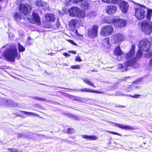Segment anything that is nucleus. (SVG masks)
<instances>
[{
    "label": "nucleus",
    "instance_id": "f257e3e1",
    "mask_svg": "<svg viewBox=\"0 0 152 152\" xmlns=\"http://www.w3.org/2000/svg\"><path fill=\"white\" fill-rule=\"evenodd\" d=\"M135 46L133 45L131 47L130 51L125 56V58L128 60L124 64V66L121 64H119L118 67L122 71H124L127 70V68L134 66L135 68H138L139 65L137 64V58L134 57L135 50Z\"/></svg>",
    "mask_w": 152,
    "mask_h": 152
},
{
    "label": "nucleus",
    "instance_id": "f03ea898",
    "mask_svg": "<svg viewBox=\"0 0 152 152\" xmlns=\"http://www.w3.org/2000/svg\"><path fill=\"white\" fill-rule=\"evenodd\" d=\"M3 55L8 61H14L18 55L16 46L13 45L7 48L4 51Z\"/></svg>",
    "mask_w": 152,
    "mask_h": 152
},
{
    "label": "nucleus",
    "instance_id": "7ed1b4c3",
    "mask_svg": "<svg viewBox=\"0 0 152 152\" xmlns=\"http://www.w3.org/2000/svg\"><path fill=\"white\" fill-rule=\"evenodd\" d=\"M151 46V43L148 39H144L140 42L139 50L136 54L137 57L139 58L142 56L141 51L147 52L148 51Z\"/></svg>",
    "mask_w": 152,
    "mask_h": 152
},
{
    "label": "nucleus",
    "instance_id": "20e7f679",
    "mask_svg": "<svg viewBox=\"0 0 152 152\" xmlns=\"http://www.w3.org/2000/svg\"><path fill=\"white\" fill-rule=\"evenodd\" d=\"M134 3L139 5V7L135 8V16L139 19H143L145 16L147 9L143 5L138 4L134 1Z\"/></svg>",
    "mask_w": 152,
    "mask_h": 152
},
{
    "label": "nucleus",
    "instance_id": "39448f33",
    "mask_svg": "<svg viewBox=\"0 0 152 152\" xmlns=\"http://www.w3.org/2000/svg\"><path fill=\"white\" fill-rule=\"evenodd\" d=\"M142 31L147 35L150 34L152 31V26L151 22L147 21L142 22L141 23Z\"/></svg>",
    "mask_w": 152,
    "mask_h": 152
},
{
    "label": "nucleus",
    "instance_id": "423d86ee",
    "mask_svg": "<svg viewBox=\"0 0 152 152\" xmlns=\"http://www.w3.org/2000/svg\"><path fill=\"white\" fill-rule=\"evenodd\" d=\"M32 6L28 4H21L19 6V10L25 15L29 14L31 10Z\"/></svg>",
    "mask_w": 152,
    "mask_h": 152
},
{
    "label": "nucleus",
    "instance_id": "0eeeda50",
    "mask_svg": "<svg viewBox=\"0 0 152 152\" xmlns=\"http://www.w3.org/2000/svg\"><path fill=\"white\" fill-rule=\"evenodd\" d=\"M113 31V28L111 25L105 26L102 28L100 34L103 36H107L109 35Z\"/></svg>",
    "mask_w": 152,
    "mask_h": 152
},
{
    "label": "nucleus",
    "instance_id": "6e6552de",
    "mask_svg": "<svg viewBox=\"0 0 152 152\" xmlns=\"http://www.w3.org/2000/svg\"><path fill=\"white\" fill-rule=\"evenodd\" d=\"M98 26L95 25L91 28L88 29V35L92 38H94L97 36Z\"/></svg>",
    "mask_w": 152,
    "mask_h": 152
},
{
    "label": "nucleus",
    "instance_id": "1a4fd4ad",
    "mask_svg": "<svg viewBox=\"0 0 152 152\" xmlns=\"http://www.w3.org/2000/svg\"><path fill=\"white\" fill-rule=\"evenodd\" d=\"M113 23L115 27H122L126 26L127 21L125 20L118 18L114 19Z\"/></svg>",
    "mask_w": 152,
    "mask_h": 152
},
{
    "label": "nucleus",
    "instance_id": "9d476101",
    "mask_svg": "<svg viewBox=\"0 0 152 152\" xmlns=\"http://www.w3.org/2000/svg\"><path fill=\"white\" fill-rule=\"evenodd\" d=\"M29 20L32 23H36L39 24L40 23V18L37 14L33 12L32 17L31 19H29Z\"/></svg>",
    "mask_w": 152,
    "mask_h": 152
},
{
    "label": "nucleus",
    "instance_id": "9b49d317",
    "mask_svg": "<svg viewBox=\"0 0 152 152\" xmlns=\"http://www.w3.org/2000/svg\"><path fill=\"white\" fill-rule=\"evenodd\" d=\"M73 3H81V5L83 8L86 10L89 7L88 2L87 1H83V0H73Z\"/></svg>",
    "mask_w": 152,
    "mask_h": 152
},
{
    "label": "nucleus",
    "instance_id": "f8f14e48",
    "mask_svg": "<svg viewBox=\"0 0 152 152\" xmlns=\"http://www.w3.org/2000/svg\"><path fill=\"white\" fill-rule=\"evenodd\" d=\"M123 39L122 35L121 34H115L112 39L111 41L112 43H115L121 41Z\"/></svg>",
    "mask_w": 152,
    "mask_h": 152
},
{
    "label": "nucleus",
    "instance_id": "ddd939ff",
    "mask_svg": "<svg viewBox=\"0 0 152 152\" xmlns=\"http://www.w3.org/2000/svg\"><path fill=\"white\" fill-rule=\"evenodd\" d=\"M117 10V8L115 5H109L107 7L106 12L108 14L112 15Z\"/></svg>",
    "mask_w": 152,
    "mask_h": 152
},
{
    "label": "nucleus",
    "instance_id": "4468645a",
    "mask_svg": "<svg viewBox=\"0 0 152 152\" xmlns=\"http://www.w3.org/2000/svg\"><path fill=\"white\" fill-rule=\"evenodd\" d=\"M119 7L122 11L126 13L127 11L129 6L127 3L125 1H122L120 3Z\"/></svg>",
    "mask_w": 152,
    "mask_h": 152
},
{
    "label": "nucleus",
    "instance_id": "2eb2a0df",
    "mask_svg": "<svg viewBox=\"0 0 152 152\" xmlns=\"http://www.w3.org/2000/svg\"><path fill=\"white\" fill-rule=\"evenodd\" d=\"M46 20L48 22L54 21L55 20V15L52 14L48 13L45 15Z\"/></svg>",
    "mask_w": 152,
    "mask_h": 152
},
{
    "label": "nucleus",
    "instance_id": "dca6fc26",
    "mask_svg": "<svg viewBox=\"0 0 152 152\" xmlns=\"http://www.w3.org/2000/svg\"><path fill=\"white\" fill-rule=\"evenodd\" d=\"M78 8L77 7H72L69 10V12L71 16H77Z\"/></svg>",
    "mask_w": 152,
    "mask_h": 152
},
{
    "label": "nucleus",
    "instance_id": "f3484780",
    "mask_svg": "<svg viewBox=\"0 0 152 152\" xmlns=\"http://www.w3.org/2000/svg\"><path fill=\"white\" fill-rule=\"evenodd\" d=\"M76 91H80L82 92H90L96 93H102L101 92H99L96 90H92L90 88H85L83 89L76 90Z\"/></svg>",
    "mask_w": 152,
    "mask_h": 152
},
{
    "label": "nucleus",
    "instance_id": "a211bd4d",
    "mask_svg": "<svg viewBox=\"0 0 152 152\" xmlns=\"http://www.w3.org/2000/svg\"><path fill=\"white\" fill-rule=\"evenodd\" d=\"M110 123L113 124L116 126H118L119 128L123 129H132L133 128L132 127L130 126H124L123 124H119L117 123H113L112 122H109Z\"/></svg>",
    "mask_w": 152,
    "mask_h": 152
},
{
    "label": "nucleus",
    "instance_id": "6ab92c4d",
    "mask_svg": "<svg viewBox=\"0 0 152 152\" xmlns=\"http://www.w3.org/2000/svg\"><path fill=\"white\" fill-rule=\"evenodd\" d=\"M4 101L6 102V106H13L16 107L18 105L17 103H14L13 101L10 99H6V100Z\"/></svg>",
    "mask_w": 152,
    "mask_h": 152
},
{
    "label": "nucleus",
    "instance_id": "aec40b11",
    "mask_svg": "<svg viewBox=\"0 0 152 152\" xmlns=\"http://www.w3.org/2000/svg\"><path fill=\"white\" fill-rule=\"evenodd\" d=\"M82 137L84 139H87L90 140H96L98 138L96 136L93 135H82Z\"/></svg>",
    "mask_w": 152,
    "mask_h": 152
},
{
    "label": "nucleus",
    "instance_id": "412c9836",
    "mask_svg": "<svg viewBox=\"0 0 152 152\" xmlns=\"http://www.w3.org/2000/svg\"><path fill=\"white\" fill-rule=\"evenodd\" d=\"M36 5L38 7H41L43 9L47 8L48 6H47V4L46 2H42L41 1H37L36 3Z\"/></svg>",
    "mask_w": 152,
    "mask_h": 152
},
{
    "label": "nucleus",
    "instance_id": "4be33fe9",
    "mask_svg": "<svg viewBox=\"0 0 152 152\" xmlns=\"http://www.w3.org/2000/svg\"><path fill=\"white\" fill-rule=\"evenodd\" d=\"M77 23L78 21L76 20L73 19L71 20L69 23V26L71 28V29L72 30H74Z\"/></svg>",
    "mask_w": 152,
    "mask_h": 152
},
{
    "label": "nucleus",
    "instance_id": "5701e85b",
    "mask_svg": "<svg viewBox=\"0 0 152 152\" xmlns=\"http://www.w3.org/2000/svg\"><path fill=\"white\" fill-rule=\"evenodd\" d=\"M22 19V15L21 13L16 12L14 15V19L18 21H20Z\"/></svg>",
    "mask_w": 152,
    "mask_h": 152
},
{
    "label": "nucleus",
    "instance_id": "b1692460",
    "mask_svg": "<svg viewBox=\"0 0 152 152\" xmlns=\"http://www.w3.org/2000/svg\"><path fill=\"white\" fill-rule=\"evenodd\" d=\"M114 54L117 56H121L123 54L119 46H117L115 48L114 51Z\"/></svg>",
    "mask_w": 152,
    "mask_h": 152
},
{
    "label": "nucleus",
    "instance_id": "393cba45",
    "mask_svg": "<svg viewBox=\"0 0 152 152\" xmlns=\"http://www.w3.org/2000/svg\"><path fill=\"white\" fill-rule=\"evenodd\" d=\"M78 11V12H77L76 16H78L80 18H82L85 16V12L83 10L79 9Z\"/></svg>",
    "mask_w": 152,
    "mask_h": 152
},
{
    "label": "nucleus",
    "instance_id": "a878e982",
    "mask_svg": "<svg viewBox=\"0 0 152 152\" xmlns=\"http://www.w3.org/2000/svg\"><path fill=\"white\" fill-rule=\"evenodd\" d=\"M83 80L84 82L85 83L91 86L94 88H96V86L93 84L92 81L90 80L89 79L87 78H85L83 79Z\"/></svg>",
    "mask_w": 152,
    "mask_h": 152
},
{
    "label": "nucleus",
    "instance_id": "bb28decb",
    "mask_svg": "<svg viewBox=\"0 0 152 152\" xmlns=\"http://www.w3.org/2000/svg\"><path fill=\"white\" fill-rule=\"evenodd\" d=\"M103 2L107 4H115L118 2L119 0H102Z\"/></svg>",
    "mask_w": 152,
    "mask_h": 152
},
{
    "label": "nucleus",
    "instance_id": "cd10ccee",
    "mask_svg": "<svg viewBox=\"0 0 152 152\" xmlns=\"http://www.w3.org/2000/svg\"><path fill=\"white\" fill-rule=\"evenodd\" d=\"M147 18L148 20H150L151 19V17L152 10L150 9H147Z\"/></svg>",
    "mask_w": 152,
    "mask_h": 152
},
{
    "label": "nucleus",
    "instance_id": "c85d7f7f",
    "mask_svg": "<svg viewBox=\"0 0 152 152\" xmlns=\"http://www.w3.org/2000/svg\"><path fill=\"white\" fill-rule=\"evenodd\" d=\"M73 99L81 102H83L85 101L84 98L79 97H74Z\"/></svg>",
    "mask_w": 152,
    "mask_h": 152
},
{
    "label": "nucleus",
    "instance_id": "c756f323",
    "mask_svg": "<svg viewBox=\"0 0 152 152\" xmlns=\"http://www.w3.org/2000/svg\"><path fill=\"white\" fill-rule=\"evenodd\" d=\"M20 112L23 113L24 114L28 115V116H29L30 115H35V116H37L39 115H38L34 113H32V112H26V111H20Z\"/></svg>",
    "mask_w": 152,
    "mask_h": 152
},
{
    "label": "nucleus",
    "instance_id": "7c9ffc66",
    "mask_svg": "<svg viewBox=\"0 0 152 152\" xmlns=\"http://www.w3.org/2000/svg\"><path fill=\"white\" fill-rule=\"evenodd\" d=\"M33 98L41 101H46V102H48V100H47L46 99L43 98L39 96H35L34 97H33Z\"/></svg>",
    "mask_w": 152,
    "mask_h": 152
},
{
    "label": "nucleus",
    "instance_id": "2f4dec72",
    "mask_svg": "<svg viewBox=\"0 0 152 152\" xmlns=\"http://www.w3.org/2000/svg\"><path fill=\"white\" fill-rule=\"evenodd\" d=\"M18 46L19 52H23L25 50V48L21 45L19 43H18Z\"/></svg>",
    "mask_w": 152,
    "mask_h": 152
},
{
    "label": "nucleus",
    "instance_id": "473e14b6",
    "mask_svg": "<svg viewBox=\"0 0 152 152\" xmlns=\"http://www.w3.org/2000/svg\"><path fill=\"white\" fill-rule=\"evenodd\" d=\"M96 15V13L95 12H88L87 14L88 17L93 18Z\"/></svg>",
    "mask_w": 152,
    "mask_h": 152
},
{
    "label": "nucleus",
    "instance_id": "72a5a7b5",
    "mask_svg": "<svg viewBox=\"0 0 152 152\" xmlns=\"http://www.w3.org/2000/svg\"><path fill=\"white\" fill-rule=\"evenodd\" d=\"M104 42H105L106 44L107 47L108 48H110L111 47V45L109 42V38H106L104 40Z\"/></svg>",
    "mask_w": 152,
    "mask_h": 152
},
{
    "label": "nucleus",
    "instance_id": "f704fd0d",
    "mask_svg": "<svg viewBox=\"0 0 152 152\" xmlns=\"http://www.w3.org/2000/svg\"><path fill=\"white\" fill-rule=\"evenodd\" d=\"M6 100V99L1 98L0 99V104L6 106V102L4 100Z\"/></svg>",
    "mask_w": 152,
    "mask_h": 152
},
{
    "label": "nucleus",
    "instance_id": "c9c22d12",
    "mask_svg": "<svg viewBox=\"0 0 152 152\" xmlns=\"http://www.w3.org/2000/svg\"><path fill=\"white\" fill-rule=\"evenodd\" d=\"M75 132V130L72 128H69L67 131L68 133L72 134Z\"/></svg>",
    "mask_w": 152,
    "mask_h": 152
},
{
    "label": "nucleus",
    "instance_id": "e433bc0d",
    "mask_svg": "<svg viewBox=\"0 0 152 152\" xmlns=\"http://www.w3.org/2000/svg\"><path fill=\"white\" fill-rule=\"evenodd\" d=\"M80 67V66L78 65L72 66L71 67V68L72 69H79Z\"/></svg>",
    "mask_w": 152,
    "mask_h": 152
},
{
    "label": "nucleus",
    "instance_id": "4c0bfd02",
    "mask_svg": "<svg viewBox=\"0 0 152 152\" xmlns=\"http://www.w3.org/2000/svg\"><path fill=\"white\" fill-rule=\"evenodd\" d=\"M8 150L9 152H16L17 150L14 148H8Z\"/></svg>",
    "mask_w": 152,
    "mask_h": 152
},
{
    "label": "nucleus",
    "instance_id": "58836bf2",
    "mask_svg": "<svg viewBox=\"0 0 152 152\" xmlns=\"http://www.w3.org/2000/svg\"><path fill=\"white\" fill-rule=\"evenodd\" d=\"M128 96L131 97H132V98H138L140 96V95H138V94H135L133 96L129 95H128Z\"/></svg>",
    "mask_w": 152,
    "mask_h": 152
},
{
    "label": "nucleus",
    "instance_id": "ea45409f",
    "mask_svg": "<svg viewBox=\"0 0 152 152\" xmlns=\"http://www.w3.org/2000/svg\"><path fill=\"white\" fill-rule=\"evenodd\" d=\"M122 95L123 96H124V95L123 94H121L119 92L116 91L115 93L113 94L112 95H116V96H119V95Z\"/></svg>",
    "mask_w": 152,
    "mask_h": 152
},
{
    "label": "nucleus",
    "instance_id": "a19ab883",
    "mask_svg": "<svg viewBox=\"0 0 152 152\" xmlns=\"http://www.w3.org/2000/svg\"><path fill=\"white\" fill-rule=\"evenodd\" d=\"M75 61H81L82 60L81 59L79 56H77L75 58Z\"/></svg>",
    "mask_w": 152,
    "mask_h": 152
},
{
    "label": "nucleus",
    "instance_id": "79ce46f5",
    "mask_svg": "<svg viewBox=\"0 0 152 152\" xmlns=\"http://www.w3.org/2000/svg\"><path fill=\"white\" fill-rule=\"evenodd\" d=\"M69 42L70 43H71L73 45H77V44L75 42L73 41L72 40H69Z\"/></svg>",
    "mask_w": 152,
    "mask_h": 152
},
{
    "label": "nucleus",
    "instance_id": "37998d69",
    "mask_svg": "<svg viewBox=\"0 0 152 152\" xmlns=\"http://www.w3.org/2000/svg\"><path fill=\"white\" fill-rule=\"evenodd\" d=\"M24 136L23 134H22L21 133H18L17 134V136L18 138H20L23 137H24Z\"/></svg>",
    "mask_w": 152,
    "mask_h": 152
},
{
    "label": "nucleus",
    "instance_id": "c03bdc74",
    "mask_svg": "<svg viewBox=\"0 0 152 152\" xmlns=\"http://www.w3.org/2000/svg\"><path fill=\"white\" fill-rule=\"evenodd\" d=\"M109 132L113 134H116L118 135H120L118 133L113 132Z\"/></svg>",
    "mask_w": 152,
    "mask_h": 152
},
{
    "label": "nucleus",
    "instance_id": "a18cd8bd",
    "mask_svg": "<svg viewBox=\"0 0 152 152\" xmlns=\"http://www.w3.org/2000/svg\"><path fill=\"white\" fill-rule=\"evenodd\" d=\"M149 66L152 69V59H151L149 61Z\"/></svg>",
    "mask_w": 152,
    "mask_h": 152
},
{
    "label": "nucleus",
    "instance_id": "49530a36",
    "mask_svg": "<svg viewBox=\"0 0 152 152\" xmlns=\"http://www.w3.org/2000/svg\"><path fill=\"white\" fill-rule=\"evenodd\" d=\"M56 26L58 28H59L60 26V23L58 20L57 21Z\"/></svg>",
    "mask_w": 152,
    "mask_h": 152
},
{
    "label": "nucleus",
    "instance_id": "de8ad7c7",
    "mask_svg": "<svg viewBox=\"0 0 152 152\" xmlns=\"http://www.w3.org/2000/svg\"><path fill=\"white\" fill-rule=\"evenodd\" d=\"M71 1V0H66L65 4L66 5H69V3Z\"/></svg>",
    "mask_w": 152,
    "mask_h": 152
},
{
    "label": "nucleus",
    "instance_id": "09e8293b",
    "mask_svg": "<svg viewBox=\"0 0 152 152\" xmlns=\"http://www.w3.org/2000/svg\"><path fill=\"white\" fill-rule=\"evenodd\" d=\"M63 55L65 56L66 57L69 56H70V55L69 54L67 53L66 52L63 53Z\"/></svg>",
    "mask_w": 152,
    "mask_h": 152
},
{
    "label": "nucleus",
    "instance_id": "8fccbe9b",
    "mask_svg": "<svg viewBox=\"0 0 152 152\" xmlns=\"http://www.w3.org/2000/svg\"><path fill=\"white\" fill-rule=\"evenodd\" d=\"M36 105L37 107L40 108L42 109L43 107L41 105H40L38 104H37Z\"/></svg>",
    "mask_w": 152,
    "mask_h": 152
},
{
    "label": "nucleus",
    "instance_id": "3c124183",
    "mask_svg": "<svg viewBox=\"0 0 152 152\" xmlns=\"http://www.w3.org/2000/svg\"><path fill=\"white\" fill-rule=\"evenodd\" d=\"M69 53H71L73 54H76V52L75 51H69L68 52Z\"/></svg>",
    "mask_w": 152,
    "mask_h": 152
},
{
    "label": "nucleus",
    "instance_id": "603ef678",
    "mask_svg": "<svg viewBox=\"0 0 152 152\" xmlns=\"http://www.w3.org/2000/svg\"><path fill=\"white\" fill-rule=\"evenodd\" d=\"M9 36L10 37H13L14 35L12 33H10L9 34Z\"/></svg>",
    "mask_w": 152,
    "mask_h": 152
},
{
    "label": "nucleus",
    "instance_id": "864d4df0",
    "mask_svg": "<svg viewBox=\"0 0 152 152\" xmlns=\"http://www.w3.org/2000/svg\"><path fill=\"white\" fill-rule=\"evenodd\" d=\"M53 54H53V53H48V55H51V56H52V55H53Z\"/></svg>",
    "mask_w": 152,
    "mask_h": 152
},
{
    "label": "nucleus",
    "instance_id": "5fc2aeb1",
    "mask_svg": "<svg viewBox=\"0 0 152 152\" xmlns=\"http://www.w3.org/2000/svg\"><path fill=\"white\" fill-rule=\"evenodd\" d=\"M132 86H129V87L130 88H132Z\"/></svg>",
    "mask_w": 152,
    "mask_h": 152
},
{
    "label": "nucleus",
    "instance_id": "6e6d98bb",
    "mask_svg": "<svg viewBox=\"0 0 152 152\" xmlns=\"http://www.w3.org/2000/svg\"><path fill=\"white\" fill-rule=\"evenodd\" d=\"M131 91V90H129V89H127V91H128V92H129V91Z\"/></svg>",
    "mask_w": 152,
    "mask_h": 152
},
{
    "label": "nucleus",
    "instance_id": "4d7b16f0",
    "mask_svg": "<svg viewBox=\"0 0 152 152\" xmlns=\"http://www.w3.org/2000/svg\"><path fill=\"white\" fill-rule=\"evenodd\" d=\"M96 71V70H92V72H94V71Z\"/></svg>",
    "mask_w": 152,
    "mask_h": 152
},
{
    "label": "nucleus",
    "instance_id": "13d9d810",
    "mask_svg": "<svg viewBox=\"0 0 152 152\" xmlns=\"http://www.w3.org/2000/svg\"><path fill=\"white\" fill-rule=\"evenodd\" d=\"M23 36V34H22L20 36L21 37H22Z\"/></svg>",
    "mask_w": 152,
    "mask_h": 152
},
{
    "label": "nucleus",
    "instance_id": "bf43d9fd",
    "mask_svg": "<svg viewBox=\"0 0 152 152\" xmlns=\"http://www.w3.org/2000/svg\"><path fill=\"white\" fill-rule=\"evenodd\" d=\"M3 0H0V1H2Z\"/></svg>",
    "mask_w": 152,
    "mask_h": 152
},
{
    "label": "nucleus",
    "instance_id": "052dcab7",
    "mask_svg": "<svg viewBox=\"0 0 152 152\" xmlns=\"http://www.w3.org/2000/svg\"><path fill=\"white\" fill-rule=\"evenodd\" d=\"M121 107H124V106H121Z\"/></svg>",
    "mask_w": 152,
    "mask_h": 152
}]
</instances>
